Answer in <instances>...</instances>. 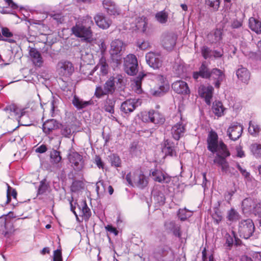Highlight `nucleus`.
Masks as SVG:
<instances>
[{
  "label": "nucleus",
  "mask_w": 261,
  "mask_h": 261,
  "mask_svg": "<svg viewBox=\"0 0 261 261\" xmlns=\"http://www.w3.org/2000/svg\"><path fill=\"white\" fill-rule=\"evenodd\" d=\"M99 69L100 74L102 75H106L108 74L109 67L108 64L107 62L106 58L102 57L99 60L98 64L91 70L88 75V79L90 81H93L94 83L98 82L100 78L99 76H94L93 77V74L97 69Z\"/></svg>",
  "instance_id": "obj_8"
},
{
  "label": "nucleus",
  "mask_w": 261,
  "mask_h": 261,
  "mask_svg": "<svg viewBox=\"0 0 261 261\" xmlns=\"http://www.w3.org/2000/svg\"><path fill=\"white\" fill-rule=\"evenodd\" d=\"M123 42L116 39L112 41L111 44V49L110 50L111 59L113 62L117 65L120 64L121 62V51L123 47Z\"/></svg>",
  "instance_id": "obj_7"
},
{
  "label": "nucleus",
  "mask_w": 261,
  "mask_h": 261,
  "mask_svg": "<svg viewBox=\"0 0 261 261\" xmlns=\"http://www.w3.org/2000/svg\"><path fill=\"white\" fill-rule=\"evenodd\" d=\"M29 54L35 66L41 67L43 61L39 51L35 48H31L30 49Z\"/></svg>",
  "instance_id": "obj_30"
},
{
  "label": "nucleus",
  "mask_w": 261,
  "mask_h": 261,
  "mask_svg": "<svg viewBox=\"0 0 261 261\" xmlns=\"http://www.w3.org/2000/svg\"><path fill=\"white\" fill-rule=\"evenodd\" d=\"M236 75L238 78L244 83H247L250 77L248 70L242 66L236 71Z\"/></svg>",
  "instance_id": "obj_32"
},
{
  "label": "nucleus",
  "mask_w": 261,
  "mask_h": 261,
  "mask_svg": "<svg viewBox=\"0 0 261 261\" xmlns=\"http://www.w3.org/2000/svg\"><path fill=\"white\" fill-rule=\"evenodd\" d=\"M51 17L58 23H62L63 21V18L61 14H54L51 15Z\"/></svg>",
  "instance_id": "obj_60"
},
{
  "label": "nucleus",
  "mask_w": 261,
  "mask_h": 261,
  "mask_svg": "<svg viewBox=\"0 0 261 261\" xmlns=\"http://www.w3.org/2000/svg\"><path fill=\"white\" fill-rule=\"evenodd\" d=\"M237 152V156L240 158H242L244 156V152L242 150V148L240 146H238L236 148Z\"/></svg>",
  "instance_id": "obj_64"
},
{
  "label": "nucleus",
  "mask_w": 261,
  "mask_h": 261,
  "mask_svg": "<svg viewBox=\"0 0 261 261\" xmlns=\"http://www.w3.org/2000/svg\"><path fill=\"white\" fill-rule=\"evenodd\" d=\"M69 162L75 171H80L84 167L85 163L83 156L78 152L70 150L67 155Z\"/></svg>",
  "instance_id": "obj_9"
},
{
  "label": "nucleus",
  "mask_w": 261,
  "mask_h": 261,
  "mask_svg": "<svg viewBox=\"0 0 261 261\" xmlns=\"http://www.w3.org/2000/svg\"><path fill=\"white\" fill-rule=\"evenodd\" d=\"M151 175L155 181L161 183H169L171 179L167 174L160 170H155L151 172Z\"/></svg>",
  "instance_id": "obj_29"
},
{
  "label": "nucleus",
  "mask_w": 261,
  "mask_h": 261,
  "mask_svg": "<svg viewBox=\"0 0 261 261\" xmlns=\"http://www.w3.org/2000/svg\"><path fill=\"white\" fill-rule=\"evenodd\" d=\"M172 88L174 92L180 94H188L190 93V89L186 82L179 80L174 82L172 84Z\"/></svg>",
  "instance_id": "obj_23"
},
{
  "label": "nucleus",
  "mask_w": 261,
  "mask_h": 261,
  "mask_svg": "<svg viewBox=\"0 0 261 261\" xmlns=\"http://www.w3.org/2000/svg\"><path fill=\"white\" fill-rule=\"evenodd\" d=\"M4 110L6 113L10 115L8 116L9 118L15 117L18 122L20 121L19 119L23 117L25 113L24 109H21L14 104L7 106Z\"/></svg>",
  "instance_id": "obj_18"
},
{
  "label": "nucleus",
  "mask_w": 261,
  "mask_h": 261,
  "mask_svg": "<svg viewBox=\"0 0 261 261\" xmlns=\"http://www.w3.org/2000/svg\"><path fill=\"white\" fill-rule=\"evenodd\" d=\"M72 103L78 110L83 109L92 104V102L91 100L84 101L83 99H80L76 95H74L73 96L72 100Z\"/></svg>",
  "instance_id": "obj_34"
},
{
  "label": "nucleus",
  "mask_w": 261,
  "mask_h": 261,
  "mask_svg": "<svg viewBox=\"0 0 261 261\" xmlns=\"http://www.w3.org/2000/svg\"><path fill=\"white\" fill-rule=\"evenodd\" d=\"M224 238L225 239L224 246L229 250L232 248L234 243L237 246L240 245L241 243V241L237 237L235 232L233 230L231 234L226 233Z\"/></svg>",
  "instance_id": "obj_26"
},
{
  "label": "nucleus",
  "mask_w": 261,
  "mask_h": 261,
  "mask_svg": "<svg viewBox=\"0 0 261 261\" xmlns=\"http://www.w3.org/2000/svg\"><path fill=\"white\" fill-rule=\"evenodd\" d=\"M173 71L176 76L183 77L186 75L187 67L182 61L176 60L173 67Z\"/></svg>",
  "instance_id": "obj_24"
},
{
  "label": "nucleus",
  "mask_w": 261,
  "mask_h": 261,
  "mask_svg": "<svg viewBox=\"0 0 261 261\" xmlns=\"http://www.w3.org/2000/svg\"><path fill=\"white\" fill-rule=\"evenodd\" d=\"M166 228L172 231L174 235L176 237L180 238L181 237V232L180 231V226L173 221L167 222L165 224Z\"/></svg>",
  "instance_id": "obj_36"
},
{
  "label": "nucleus",
  "mask_w": 261,
  "mask_h": 261,
  "mask_svg": "<svg viewBox=\"0 0 261 261\" xmlns=\"http://www.w3.org/2000/svg\"><path fill=\"white\" fill-rule=\"evenodd\" d=\"M94 163L96 164L99 168L103 169L104 167V163L102 161L101 158L98 155H96L95 157Z\"/></svg>",
  "instance_id": "obj_57"
},
{
  "label": "nucleus",
  "mask_w": 261,
  "mask_h": 261,
  "mask_svg": "<svg viewBox=\"0 0 261 261\" xmlns=\"http://www.w3.org/2000/svg\"><path fill=\"white\" fill-rule=\"evenodd\" d=\"M145 76V74L140 73L138 76L135 78L134 80L132 86L133 89L135 91V92L137 93H141L142 92L141 89V84L142 81L144 77Z\"/></svg>",
  "instance_id": "obj_37"
},
{
  "label": "nucleus",
  "mask_w": 261,
  "mask_h": 261,
  "mask_svg": "<svg viewBox=\"0 0 261 261\" xmlns=\"http://www.w3.org/2000/svg\"><path fill=\"white\" fill-rule=\"evenodd\" d=\"M220 3V0H205V4L212 8L214 11L218 10Z\"/></svg>",
  "instance_id": "obj_47"
},
{
  "label": "nucleus",
  "mask_w": 261,
  "mask_h": 261,
  "mask_svg": "<svg viewBox=\"0 0 261 261\" xmlns=\"http://www.w3.org/2000/svg\"><path fill=\"white\" fill-rule=\"evenodd\" d=\"M211 78L215 81L214 83L215 87L219 88L221 83L225 79V75L222 70L218 68H214L211 72Z\"/></svg>",
  "instance_id": "obj_27"
},
{
  "label": "nucleus",
  "mask_w": 261,
  "mask_h": 261,
  "mask_svg": "<svg viewBox=\"0 0 261 261\" xmlns=\"http://www.w3.org/2000/svg\"><path fill=\"white\" fill-rule=\"evenodd\" d=\"M109 157L112 166L115 167H119L121 166L120 158L117 154H112Z\"/></svg>",
  "instance_id": "obj_46"
},
{
  "label": "nucleus",
  "mask_w": 261,
  "mask_h": 261,
  "mask_svg": "<svg viewBox=\"0 0 261 261\" xmlns=\"http://www.w3.org/2000/svg\"><path fill=\"white\" fill-rule=\"evenodd\" d=\"M2 35L7 38H10L13 36V33L10 32L9 29L7 28H3L2 29Z\"/></svg>",
  "instance_id": "obj_55"
},
{
  "label": "nucleus",
  "mask_w": 261,
  "mask_h": 261,
  "mask_svg": "<svg viewBox=\"0 0 261 261\" xmlns=\"http://www.w3.org/2000/svg\"><path fill=\"white\" fill-rule=\"evenodd\" d=\"M72 129L69 124H65L62 126L61 133L65 137L69 138L71 135Z\"/></svg>",
  "instance_id": "obj_48"
},
{
  "label": "nucleus",
  "mask_w": 261,
  "mask_h": 261,
  "mask_svg": "<svg viewBox=\"0 0 261 261\" xmlns=\"http://www.w3.org/2000/svg\"><path fill=\"white\" fill-rule=\"evenodd\" d=\"M201 54L205 59L211 58L213 56L212 50L207 46H204L201 48Z\"/></svg>",
  "instance_id": "obj_51"
},
{
  "label": "nucleus",
  "mask_w": 261,
  "mask_h": 261,
  "mask_svg": "<svg viewBox=\"0 0 261 261\" xmlns=\"http://www.w3.org/2000/svg\"><path fill=\"white\" fill-rule=\"evenodd\" d=\"M124 70L130 75H134L138 72V64L136 57L129 54L124 58Z\"/></svg>",
  "instance_id": "obj_11"
},
{
  "label": "nucleus",
  "mask_w": 261,
  "mask_h": 261,
  "mask_svg": "<svg viewBox=\"0 0 261 261\" xmlns=\"http://www.w3.org/2000/svg\"><path fill=\"white\" fill-rule=\"evenodd\" d=\"M155 257L159 261H173L175 254L169 246H163L158 248L155 253Z\"/></svg>",
  "instance_id": "obj_10"
},
{
  "label": "nucleus",
  "mask_w": 261,
  "mask_h": 261,
  "mask_svg": "<svg viewBox=\"0 0 261 261\" xmlns=\"http://www.w3.org/2000/svg\"><path fill=\"white\" fill-rule=\"evenodd\" d=\"M48 189V186L45 183V180H42L40 182L39 187L38 188V193L42 194L44 193Z\"/></svg>",
  "instance_id": "obj_52"
},
{
  "label": "nucleus",
  "mask_w": 261,
  "mask_h": 261,
  "mask_svg": "<svg viewBox=\"0 0 261 261\" xmlns=\"http://www.w3.org/2000/svg\"><path fill=\"white\" fill-rule=\"evenodd\" d=\"M94 19L96 25L103 30L108 29L112 23V21L101 13L96 14Z\"/></svg>",
  "instance_id": "obj_22"
},
{
  "label": "nucleus",
  "mask_w": 261,
  "mask_h": 261,
  "mask_svg": "<svg viewBox=\"0 0 261 261\" xmlns=\"http://www.w3.org/2000/svg\"><path fill=\"white\" fill-rule=\"evenodd\" d=\"M72 64L69 61H61L57 65V71L61 77H68L74 72Z\"/></svg>",
  "instance_id": "obj_12"
},
{
  "label": "nucleus",
  "mask_w": 261,
  "mask_h": 261,
  "mask_svg": "<svg viewBox=\"0 0 261 261\" xmlns=\"http://www.w3.org/2000/svg\"><path fill=\"white\" fill-rule=\"evenodd\" d=\"M141 102L139 99L130 98L123 101L120 106V112L126 116H128L139 106Z\"/></svg>",
  "instance_id": "obj_13"
},
{
  "label": "nucleus",
  "mask_w": 261,
  "mask_h": 261,
  "mask_svg": "<svg viewBox=\"0 0 261 261\" xmlns=\"http://www.w3.org/2000/svg\"><path fill=\"white\" fill-rule=\"evenodd\" d=\"M227 218L229 221L234 222L240 219V215L234 209L231 208L227 213Z\"/></svg>",
  "instance_id": "obj_45"
},
{
  "label": "nucleus",
  "mask_w": 261,
  "mask_h": 261,
  "mask_svg": "<svg viewBox=\"0 0 261 261\" xmlns=\"http://www.w3.org/2000/svg\"><path fill=\"white\" fill-rule=\"evenodd\" d=\"M106 229L107 231L114 233L115 236H117L118 234V231L115 228L113 227L112 225H108L107 226H106Z\"/></svg>",
  "instance_id": "obj_61"
},
{
  "label": "nucleus",
  "mask_w": 261,
  "mask_h": 261,
  "mask_svg": "<svg viewBox=\"0 0 261 261\" xmlns=\"http://www.w3.org/2000/svg\"><path fill=\"white\" fill-rule=\"evenodd\" d=\"M7 185V203H9L11 201V196L16 198L17 196V192L15 190L12 188L9 185Z\"/></svg>",
  "instance_id": "obj_50"
},
{
  "label": "nucleus",
  "mask_w": 261,
  "mask_h": 261,
  "mask_svg": "<svg viewBox=\"0 0 261 261\" xmlns=\"http://www.w3.org/2000/svg\"><path fill=\"white\" fill-rule=\"evenodd\" d=\"M253 212L255 215H261V202L256 204L253 207Z\"/></svg>",
  "instance_id": "obj_56"
},
{
  "label": "nucleus",
  "mask_w": 261,
  "mask_h": 261,
  "mask_svg": "<svg viewBox=\"0 0 261 261\" xmlns=\"http://www.w3.org/2000/svg\"><path fill=\"white\" fill-rule=\"evenodd\" d=\"M125 75L115 73L110 76L103 85V87L97 86L94 95L98 98H101L105 95L113 94L116 90V86L121 87L124 85Z\"/></svg>",
  "instance_id": "obj_3"
},
{
  "label": "nucleus",
  "mask_w": 261,
  "mask_h": 261,
  "mask_svg": "<svg viewBox=\"0 0 261 261\" xmlns=\"http://www.w3.org/2000/svg\"><path fill=\"white\" fill-rule=\"evenodd\" d=\"M193 212L187 208L179 209L178 212V217L181 221H185L192 215Z\"/></svg>",
  "instance_id": "obj_42"
},
{
  "label": "nucleus",
  "mask_w": 261,
  "mask_h": 261,
  "mask_svg": "<svg viewBox=\"0 0 261 261\" xmlns=\"http://www.w3.org/2000/svg\"><path fill=\"white\" fill-rule=\"evenodd\" d=\"M243 128L242 125L238 123H232L228 128L227 133L229 138L236 141L242 135Z\"/></svg>",
  "instance_id": "obj_17"
},
{
  "label": "nucleus",
  "mask_w": 261,
  "mask_h": 261,
  "mask_svg": "<svg viewBox=\"0 0 261 261\" xmlns=\"http://www.w3.org/2000/svg\"><path fill=\"white\" fill-rule=\"evenodd\" d=\"M141 119L144 122H151L158 125L163 124L165 121V118L162 114L153 110L142 114Z\"/></svg>",
  "instance_id": "obj_6"
},
{
  "label": "nucleus",
  "mask_w": 261,
  "mask_h": 261,
  "mask_svg": "<svg viewBox=\"0 0 261 261\" xmlns=\"http://www.w3.org/2000/svg\"><path fill=\"white\" fill-rule=\"evenodd\" d=\"M59 124L55 119H50L43 123V130L46 134H49L53 130L56 129L59 127Z\"/></svg>",
  "instance_id": "obj_31"
},
{
  "label": "nucleus",
  "mask_w": 261,
  "mask_h": 261,
  "mask_svg": "<svg viewBox=\"0 0 261 261\" xmlns=\"http://www.w3.org/2000/svg\"><path fill=\"white\" fill-rule=\"evenodd\" d=\"M115 103L116 99L115 98L108 96L103 102V109L106 112L113 114Z\"/></svg>",
  "instance_id": "obj_35"
},
{
  "label": "nucleus",
  "mask_w": 261,
  "mask_h": 261,
  "mask_svg": "<svg viewBox=\"0 0 261 261\" xmlns=\"http://www.w3.org/2000/svg\"><path fill=\"white\" fill-rule=\"evenodd\" d=\"M249 27L257 34H261V21L253 17L249 19Z\"/></svg>",
  "instance_id": "obj_33"
},
{
  "label": "nucleus",
  "mask_w": 261,
  "mask_h": 261,
  "mask_svg": "<svg viewBox=\"0 0 261 261\" xmlns=\"http://www.w3.org/2000/svg\"><path fill=\"white\" fill-rule=\"evenodd\" d=\"M94 25L92 17L86 15L79 18L72 29V32L76 37L91 43L93 41V32L91 27Z\"/></svg>",
  "instance_id": "obj_2"
},
{
  "label": "nucleus",
  "mask_w": 261,
  "mask_h": 261,
  "mask_svg": "<svg viewBox=\"0 0 261 261\" xmlns=\"http://www.w3.org/2000/svg\"><path fill=\"white\" fill-rule=\"evenodd\" d=\"M53 261H63L62 253L60 250L57 249L54 251Z\"/></svg>",
  "instance_id": "obj_53"
},
{
  "label": "nucleus",
  "mask_w": 261,
  "mask_h": 261,
  "mask_svg": "<svg viewBox=\"0 0 261 261\" xmlns=\"http://www.w3.org/2000/svg\"><path fill=\"white\" fill-rule=\"evenodd\" d=\"M177 37L173 34H165L162 37V46L167 50H172L176 44Z\"/></svg>",
  "instance_id": "obj_19"
},
{
  "label": "nucleus",
  "mask_w": 261,
  "mask_h": 261,
  "mask_svg": "<svg viewBox=\"0 0 261 261\" xmlns=\"http://www.w3.org/2000/svg\"><path fill=\"white\" fill-rule=\"evenodd\" d=\"M260 130V128L255 122L250 121L248 128L249 133L253 136H256Z\"/></svg>",
  "instance_id": "obj_41"
},
{
  "label": "nucleus",
  "mask_w": 261,
  "mask_h": 261,
  "mask_svg": "<svg viewBox=\"0 0 261 261\" xmlns=\"http://www.w3.org/2000/svg\"><path fill=\"white\" fill-rule=\"evenodd\" d=\"M155 18L160 23L163 24L167 21L168 15L164 11H162L155 14Z\"/></svg>",
  "instance_id": "obj_44"
},
{
  "label": "nucleus",
  "mask_w": 261,
  "mask_h": 261,
  "mask_svg": "<svg viewBox=\"0 0 261 261\" xmlns=\"http://www.w3.org/2000/svg\"><path fill=\"white\" fill-rule=\"evenodd\" d=\"M125 179L128 184L133 187H137L141 189L146 187L148 183V178L141 171H136L133 174L128 173Z\"/></svg>",
  "instance_id": "obj_4"
},
{
  "label": "nucleus",
  "mask_w": 261,
  "mask_h": 261,
  "mask_svg": "<svg viewBox=\"0 0 261 261\" xmlns=\"http://www.w3.org/2000/svg\"><path fill=\"white\" fill-rule=\"evenodd\" d=\"M214 88L212 86H205L201 85L198 89V94L202 98H204L205 102L207 105H211V99L213 97Z\"/></svg>",
  "instance_id": "obj_16"
},
{
  "label": "nucleus",
  "mask_w": 261,
  "mask_h": 261,
  "mask_svg": "<svg viewBox=\"0 0 261 261\" xmlns=\"http://www.w3.org/2000/svg\"><path fill=\"white\" fill-rule=\"evenodd\" d=\"M212 53H213V56H214L216 58L221 57L223 54V52L222 50H215L214 51H212Z\"/></svg>",
  "instance_id": "obj_63"
},
{
  "label": "nucleus",
  "mask_w": 261,
  "mask_h": 261,
  "mask_svg": "<svg viewBox=\"0 0 261 261\" xmlns=\"http://www.w3.org/2000/svg\"><path fill=\"white\" fill-rule=\"evenodd\" d=\"M47 150V147L45 145H41L39 147L36 148V151L38 153H42L46 152Z\"/></svg>",
  "instance_id": "obj_62"
},
{
  "label": "nucleus",
  "mask_w": 261,
  "mask_h": 261,
  "mask_svg": "<svg viewBox=\"0 0 261 261\" xmlns=\"http://www.w3.org/2000/svg\"><path fill=\"white\" fill-rule=\"evenodd\" d=\"M161 55L158 53L149 52L146 55L147 63L153 69H158L162 64Z\"/></svg>",
  "instance_id": "obj_14"
},
{
  "label": "nucleus",
  "mask_w": 261,
  "mask_h": 261,
  "mask_svg": "<svg viewBox=\"0 0 261 261\" xmlns=\"http://www.w3.org/2000/svg\"><path fill=\"white\" fill-rule=\"evenodd\" d=\"M212 110L215 115L218 117H221L224 115L225 109L221 101H216L213 103Z\"/></svg>",
  "instance_id": "obj_38"
},
{
  "label": "nucleus",
  "mask_w": 261,
  "mask_h": 261,
  "mask_svg": "<svg viewBox=\"0 0 261 261\" xmlns=\"http://www.w3.org/2000/svg\"><path fill=\"white\" fill-rule=\"evenodd\" d=\"M236 167L242 173L243 176H244L246 178L249 177L250 173L247 172L246 169H243L239 163H237Z\"/></svg>",
  "instance_id": "obj_54"
},
{
  "label": "nucleus",
  "mask_w": 261,
  "mask_h": 261,
  "mask_svg": "<svg viewBox=\"0 0 261 261\" xmlns=\"http://www.w3.org/2000/svg\"><path fill=\"white\" fill-rule=\"evenodd\" d=\"M208 39L212 44L219 43L222 39V32L220 30H216L208 35Z\"/></svg>",
  "instance_id": "obj_39"
},
{
  "label": "nucleus",
  "mask_w": 261,
  "mask_h": 261,
  "mask_svg": "<svg viewBox=\"0 0 261 261\" xmlns=\"http://www.w3.org/2000/svg\"><path fill=\"white\" fill-rule=\"evenodd\" d=\"M102 4L104 8L109 15H118L120 14V11L117 6L111 0H104Z\"/></svg>",
  "instance_id": "obj_28"
},
{
  "label": "nucleus",
  "mask_w": 261,
  "mask_h": 261,
  "mask_svg": "<svg viewBox=\"0 0 261 261\" xmlns=\"http://www.w3.org/2000/svg\"><path fill=\"white\" fill-rule=\"evenodd\" d=\"M50 162L53 164H58L61 162L62 157L60 155V152L56 150H53L50 154Z\"/></svg>",
  "instance_id": "obj_43"
},
{
  "label": "nucleus",
  "mask_w": 261,
  "mask_h": 261,
  "mask_svg": "<svg viewBox=\"0 0 261 261\" xmlns=\"http://www.w3.org/2000/svg\"><path fill=\"white\" fill-rule=\"evenodd\" d=\"M79 209L81 211V216L84 217L85 220H88L91 215V210L88 207L85 201L81 202V205L79 206Z\"/></svg>",
  "instance_id": "obj_40"
},
{
  "label": "nucleus",
  "mask_w": 261,
  "mask_h": 261,
  "mask_svg": "<svg viewBox=\"0 0 261 261\" xmlns=\"http://www.w3.org/2000/svg\"><path fill=\"white\" fill-rule=\"evenodd\" d=\"M242 26V21L238 20H234L231 23V27L233 29H239Z\"/></svg>",
  "instance_id": "obj_58"
},
{
  "label": "nucleus",
  "mask_w": 261,
  "mask_h": 261,
  "mask_svg": "<svg viewBox=\"0 0 261 261\" xmlns=\"http://www.w3.org/2000/svg\"><path fill=\"white\" fill-rule=\"evenodd\" d=\"M254 229V223L250 219L242 220L239 224L238 233L240 237L245 239H248L252 236Z\"/></svg>",
  "instance_id": "obj_5"
},
{
  "label": "nucleus",
  "mask_w": 261,
  "mask_h": 261,
  "mask_svg": "<svg viewBox=\"0 0 261 261\" xmlns=\"http://www.w3.org/2000/svg\"><path fill=\"white\" fill-rule=\"evenodd\" d=\"M137 46L140 49L145 50L149 46V43L147 41L142 42L138 41L137 42Z\"/></svg>",
  "instance_id": "obj_59"
},
{
  "label": "nucleus",
  "mask_w": 261,
  "mask_h": 261,
  "mask_svg": "<svg viewBox=\"0 0 261 261\" xmlns=\"http://www.w3.org/2000/svg\"><path fill=\"white\" fill-rule=\"evenodd\" d=\"M207 149L212 153H216L214 163L220 166L223 172L227 173L229 165L226 158L230 155L227 146L223 141H218L217 134L213 131L210 132L207 138Z\"/></svg>",
  "instance_id": "obj_1"
},
{
  "label": "nucleus",
  "mask_w": 261,
  "mask_h": 261,
  "mask_svg": "<svg viewBox=\"0 0 261 261\" xmlns=\"http://www.w3.org/2000/svg\"><path fill=\"white\" fill-rule=\"evenodd\" d=\"M12 230V223L6 216L0 218V234L6 237Z\"/></svg>",
  "instance_id": "obj_21"
},
{
  "label": "nucleus",
  "mask_w": 261,
  "mask_h": 261,
  "mask_svg": "<svg viewBox=\"0 0 261 261\" xmlns=\"http://www.w3.org/2000/svg\"><path fill=\"white\" fill-rule=\"evenodd\" d=\"M250 149L254 155L258 158L261 152V145L257 143L253 144L250 146Z\"/></svg>",
  "instance_id": "obj_49"
},
{
  "label": "nucleus",
  "mask_w": 261,
  "mask_h": 261,
  "mask_svg": "<svg viewBox=\"0 0 261 261\" xmlns=\"http://www.w3.org/2000/svg\"><path fill=\"white\" fill-rule=\"evenodd\" d=\"M211 72L212 70L209 68L208 63L206 61H203L199 68L198 71L193 72V77L196 80H197L199 77L210 79Z\"/></svg>",
  "instance_id": "obj_15"
},
{
  "label": "nucleus",
  "mask_w": 261,
  "mask_h": 261,
  "mask_svg": "<svg viewBox=\"0 0 261 261\" xmlns=\"http://www.w3.org/2000/svg\"><path fill=\"white\" fill-rule=\"evenodd\" d=\"M162 151L166 156H176L177 155V147L174 142L167 140L164 143Z\"/></svg>",
  "instance_id": "obj_25"
},
{
  "label": "nucleus",
  "mask_w": 261,
  "mask_h": 261,
  "mask_svg": "<svg viewBox=\"0 0 261 261\" xmlns=\"http://www.w3.org/2000/svg\"><path fill=\"white\" fill-rule=\"evenodd\" d=\"M186 131V125L183 123L182 118L180 121L174 124L171 128V132L172 137L176 140H178L182 137Z\"/></svg>",
  "instance_id": "obj_20"
}]
</instances>
